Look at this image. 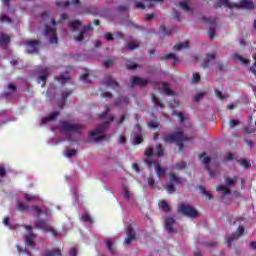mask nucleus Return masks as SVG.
I'll use <instances>...</instances> for the list:
<instances>
[{
  "label": "nucleus",
  "instance_id": "1",
  "mask_svg": "<svg viewBox=\"0 0 256 256\" xmlns=\"http://www.w3.org/2000/svg\"><path fill=\"white\" fill-rule=\"evenodd\" d=\"M163 140L165 141V143H175L177 147H179L180 151H183V149L185 148V145H183V143L187 141H193V139L187 137V135H185V133H183V130L181 129L173 133L164 134Z\"/></svg>",
  "mask_w": 256,
  "mask_h": 256
},
{
  "label": "nucleus",
  "instance_id": "2",
  "mask_svg": "<svg viewBox=\"0 0 256 256\" xmlns=\"http://www.w3.org/2000/svg\"><path fill=\"white\" fill-rule=\"evenodd\" d=\"M57 129H59L60 133H64L65 135H70V133L81 134L85 131V126L82 124H73L67 121H61Z\"/></svg>",
  "mask_w": 256,
  "mask_h": 256
},
{
  "label": "nucleus",
  "instance_id": "3",
  "mask_svg": "<svg viewBox=\"0 0 256 256\" xmlns=\"http://www.w3.org/2000/svg\"><path fill=\"white\" fill-rule=\"evenodd\" d=\"M237 181H239V178L237 176H234L233 178L226 177V186L220 185L216 188V191H222L223 195H231V189H229V187H235Z\"/></svg>",
  "mask_w": 256,
  "mask_h": 256
},
{
  "label": "nucleus",
  "instance_id": "4",
  "mask_svg": "<svg viewBox=\"0 0 256 256\" xmlns=\"http://www.w3.org/2000/svg\"><path fill=\"white\" fill-rule=\"evenodd\" d=\"M109 127V122H105L104 124L100 125L96 130L92 131L89 134V140L92 141L93 143H97L99 141H103L105 139L104 136H100L105 129Z\"/></svg>",
  "mask_w": 256,
  "mask_h": 256
},
{
  "label": "nucleus",
  "instance_id": "5",
  "mask_svg": "<svg viewBox=\"0 0 256 256\" xmlns=\"http://www.w3.org/2000/svg\"><path fill=\"white\" fill-rule=\"evenodd\" d=\"M42 34L44 35V37H46V39H48L51 45H57L58 43L57 29H55V27H50L49 25H45Z\"/></svg>",
  "mask_w": 256,
  "mask_h": 256
},
{
  "label": "nucleus",
  "instance_id": "6",
  "mask_svg": "<svg viewBox=\"0 0 256 256\" xmlns=\"http://www.w3.org/2000/svg\"><path fill=\"white\" fill-rule=\"evenodd\" d=\"M178 211L182 215H185L186 217H191L192 219H195V217H199V212L193 208V206L188 204H180L178 206Z\"/></svg>",
  "mask_w": 256,
  "mask_h": 256
},
{
  "label": "nucleus",
  "instance_id": "7",
  "mask_svg": "<svg viewBox=\"0 0 256 256\" xmlns=\"http://www.w3.org/2000/svg\"><path fill=\"white\" fill-rule=\"evenodd\" d=\"M145 163L148 165V167H151V165L154 166V171L159 179L167 173V167L161 166V164L157 161L151 160V158H146Z\"/></svg>",
  "mask_w": 256,
  "mask_h": 256
},
{
  "label": "nucleus",
  "instance_id": "8",
  "mask_svg": "<svg viewBox=\"0 0 256 256\" xmlns=\"http://www.w3.org/2000/svg\"><path fill=\"white\" fill-rule=\"evenodd\" d=\"M91 31H93V26H91V24L84 26L78 36L74 37L75 41H89V39H91Z\"/></svg>",
  "mask_w": 256,
  "mask_h": 256
},
{
  "label": "nucleus",
  "instance_id": "9",
  "mask_svg": "<svg viewBox=\"0 0 256 256\" xmlns=\"http://www.w3.org/2000/svg\"><path fill=\"white\" fill-rule=\"evenodd\" d=\"M35 227L36 229H42V231L52 233L53 237H57V235H59V232H57V230H55V228H53L52 226H49V224H47L45 220L36 221Z\"/></svg>",
  "mask_w": 256,
  "mask_h": 256
},
{
  "label": "nucleus",
  "instance_id": "10",
  "mask_svg": "<svg viewBox=\"0 0 256 256\" xmlns=\"http://www.w3.org/2000/svg\"><path fill=\"white\" fill-rule=\"evenodd\" d=\"M243 233H245V228H243V226H239L238 233H234L231 236L226 238L227 246L231 247V245H233V242L235 240L239 239V237H241L243 235Z\"/></svg>",
  "mask_w": 256,
  "mask_h": 256
},
{
  "label": "nucleus",
  "instance_id": "11",
  "mask_svg": "<svg viewBox=\"0 0 256 256\" xmlns=\"http://www.w3.org/2000/svg\"><path fill=\"white\" fill-rule=\"evenodd\" d=\"M39 45L41 42L39 40H29L26 42V51L27 53H37L39 51Z\"/></svg>",
  "mask_w": 256,
  "mask_h": 256
},
{
  "label": "nucleus",
  "instance_id": "12",
  "mask_svg": "<svg viewBox=\"0 0 256 256\" xmlns=\"http://www.w3.org/2000/svg\"><path fill=\"white\" fill-rule=\"evenodd\" d=\"M25 229L30 233L25 237L26 245H28V247H35L36 235L33 234V228L31 226H25Z\"/></svg>",
  "mask_w": 256,
  "mask_h": 256
},
{
  "label": "nucleus",
  "instance_id": "13",
  "mask_svg": "<svg viewBox=\"0 0 256 256\" xmlns=\"http://www.w3.org/2000/svg\"><path fill=\"white\" fill-rule=\"evenodd\" d=\"M135 241V231H133V228L131 226L127 227L126 231V238L124 240V245H129Z\"/></svg>",
  "mask_w": 256,
  "mask_h": 256
},
{
  "label": "nucleus",
  "instance_id": "14",
  "mask_svg": "<svg viewBox=\"0 0 256 256\" xmlns=\"http://www.w3.org/2000/svg\"><path fill=\"white\" fill-rule=\"evenodd\" d=\"M38 73L40 74L39 81L45 83V81H47V77H49V68L41 67L38 69Z\"/></svg>",
  "mask_w": 256,
  "mask_h": 256
},
{
  "label": "nucleus",
  "instance_id": "15",
  "mask_svg": "<svg viewBox=\"0 0 256 256\" xmlns=\"http://www.w3.org/2000/svg\"><path fill=\"white\" fill-rule=\"evenodd\" d=\"M132 87H135V85H140V87H145L147 83H149V80L140 78V77H133L131 80Z\"/></svg>",
  "mask_w": 256,
  "mask_h": 256
},
{
  "label": "nucleus",
  "instance_id": "16",
  "mask_svg": "<svg viewBox=\"0 0 256 256\" xmlns=\"http://www.w3.org/2000/svg\"><path fill=\"white\" fill-rule=\"evenodd\" d=\"M173 225H175V220L173 217H167L166 218V231L168 233H176L175 228H173Z\"/></svg>",
  "mask_w": 256,
  "mask_h": 256
},
{
  "label": "nucleus",
  "instance_id": "17",
  "mask_svg": "<svg viewBox=\"0 0 256 256\" xmlns=\"http://www.w3.org/2000/svg\"><path fill=\"white\" fill-rule=\"evenodd\" d=\"M32 211H34V215H37L38 217H41L42 213H45V215H51V211L49 209H41L39 206H33Z\"/></svg>",
  "mask_w": 256,
  "mask_h": 256
},
{
  "label": "nucleus",
  "instance_id": "18",
  "mask_svg": "<svg viewBox=\"0 0 256 256\" xmlns=\"http://www.w3.org/2000/svg\"><path fill=\"white\" fill-rule=\"evenodd\" d=\"M169 175L171 183H175V185H181V183H185V179L177 176L175 173L170 172Z\"/></svg>",
  "mask_w": 256,
  "mask_h": 256
},
{
  "label": "nucleus",
  "instance_id": "19",
  "mask_svg": "<svg viewBox=\"0 0 256 256\" xmlns=\"http://www.w3.org/2000/svg\"><path fill=\"white\" fill-rule=\"evenodd\" d=\"M232 58L234 59V61H239L240 63H242V65H249V63H251V60L244 58L238 53L233 54Z\"/></svg>",
  "mask_w": 256,
  "mask_h": 256
},
{
  "label": "nucleus",
  "instance_id": "20",
  "mask_svg": "<svg viewBox=\"0 0 256 256\" xmlns=\"http://www.w3.org/2000/svg\"><path fill=\"white\" fill-rule=\"evenodd\" d=\"M104 83L107 87H112V89L119 87V84L111 76L106 77Z\"/></svg>",
  "mask_w": 256,
  "mask_h": 256
},
{
  "label": "nucleus",
  "instance_id": "21",
  "mask_svg": "<svg viewBox=\"0 0 256 256\" xmlns=\"http://www.w3.org/2000/svg\"><path fill=\"white\" fill-rule=\"evenodd\" d=\"M211 61H215V53H210L206 55L202 63V67H209V63H211Z\"/></svg>",
  "mask_w": 256,
  "mask_h": 256
},
{
  "label": "nucleus",
  "instance_id": "22",
  "mask_svg": "<svg viewBox=\"0 0 256 256\" xmlns=\"http://www.w3.org/2000/svg\"><path fill=\"white\" fill-rule=\"evenodd\" d=\"M139 45H141L139 40H133L126 45V49H128V51H135V49H139Z\"/></svg>",
  "mask_w": 256,
  "mask_h": 256
},
{
  "label": "nucleus",
  "instance_id": "23",
  "mask_svg": "<svg viewBox=\"0 0 256 256\" xmlns=\"http://www.w3.org/2000/svg\"><path fill=\"white\" fill-rule=\"evenodd\" d=\"M59 117V111L52 112L48 117L42 119V123H49V121H55Z\"/></svg>",
  "mask_w": 256,
  "mask_h": 256
},
{
  "label": "nucleus",
  "instance_id": "24",
  "mask_svg": "<svg viewBox=\"0 0 256 256\" xmlns=\"http://www.w3.org/2000/svg\"><path fill=\"white\" fill-rule=\"evenodd\" d=\"M81 25L82 23L79 20H74L68 23V26L70 27V29H72V31H77V29H79Z\"/></svg>",
  "mask_w": 256,
  "mask_h": 256
},
{
  "label": "nucleus",
  "instance_id": "25",
  "mask_svg": "<svg viewBox=\"0 0 256 256\" xmlns=\"http://www.w3.org/2000/svg\"><path fill=\"white\" fill-rule=\"evenodd\" d=\"M161 89L165 93V95H173V91L169 88V84L163 82L161 83Z\"/></svg>",
  "mask_w": 256,
  "mask_h": 256
},
{
  "label": "nucleus",
  "instance_id": "26",
  "mask_svg": "<svg viewBox=\"0 0 256 256\" xmlns=\"http://www.w3.org/2000/svg\"><path fill=\"white\" fill-rule=\"evenodd\" d=\"M44 256H61L60 249L48 250L44 253Z\"/></svg>",
  "mask_w": 256,
  "mask_h": 256
},
{
  "label": "nucleus",
  "instance_id": "27",
  "mask_svg": "<svg viewBox=\"0 0 256 256\" xmlns=\"http://www.w3.org/2000/svg\"><path fill=\"white\" fill-rule=\"evenodd\" d=\"M24 199L28 203H31L33 201H39V196H35L33 194H24Z\"/></svg>",
  "mask_w": 256,
  "mask_h": 256
},
{
  "label": "nucleus",
  "instance_id": "28",
  "mask_svg": "<svg viewBox=\"0 0 256 256\" xmlns=\"http://www.w3.org/2000/svg\"><path fill=\"white\" fill-rule=\"evenodd\" d=\"M11 43V37L7 34H1V45H9Z\"/></svg>",
  "mask_w": 256,
  "mask_h": 256
},
{
  "label": "nucleus",
  "instance_id": "29",
  "mask_svg": "<svg viewBox=\"0 0 256 256\" xmlns=\"http://www.w3.org/2000/svg\"><path fill=\"white\" fill-rule=\"evenodd\" d=\"M189 47V41H186L184 43H179L176 46H174V49L176 51H183V49H187Z\"/></svg>",
  "mask_w": 256,
  "mask_h": 256
},
{
  "label": "nucleus",
  "instance_id": "30",
  "mask_svg": "<svg viewBox=\"0 0 256 256\" xmlns=\"http://www.w3.org/2000/svg\"><path fill=\"white\" fill-rule=\"evenodd\" d=\"M17 209L18 211H29V206L21 201H17Z\"/></svg>",
  "mask_w": 256,
  "mask_h": 256
},
{
  "label": "nucleus",
  "instance_id": "31",
  "mask_svg": "<svg viewBox=\"0 0 256 256\" xmlns=\"http://www.w3.org/2000/svg\"><path fill=\"white\" fill-rule=\"evenodd\" d=\"M163 59H172L173 60V65H175V63H179V58L174 53H170L168 55H165L163 57Z\"/></svg>",
  "mask_w": 256,
  "mask_h": 256
},
{
  "label": "nucleus",
  "instance_id": "32",
  "mask_svg": "<svg viewBox=\"0 0 256 256\" xmlns=\"http://www.w3.org/2000/svg\"><path fill=\"white\" fill-rule=\"evenodd\" d=\"M122 195L124 199H131V197H133V193H131V191H129V188L127 187L123 188Z\"/></svg>",
  "mask_w": 256,
  "mask_h": 256
},
{
  "label": "nucleus",
  "instance_id": "33",
  "mask_svg": "<svg viewBox=\"0 0 256 256\" xmlns=\"http://www.w3.org/2000/svg\"><path fill=\"white\" fill-rule=\"evenodd\" d=\"M241 6L244 7V9H253V7H255L253 2L247 0L242 1Z\"/></svg>",
  "mask_w": 256,
  "mask_h": 256
},
{
  "label": "nucleus",
  "instance_id": "34",
  "mask_svg": "<svg viewBox=\"0 0 256 256\" xmlns=\"http://www.w3.org/2000/svg\"><path fill=\"white\" fill-rule=\"evenodd\" d=\"M180 7L181 9H183V11H185L186 13H192L193 10L191 9V7H189V4H187L186 2H180Z\"/></svg>",
  "mask_w": 256,
  "mask_h": 256
},
{
  "label": "nucleus",
  "instance_id": "35",
  "mask_svg": "<svg viewBox=\"0 0 256 256\" xmlns=\"http://www.w3.org/2000/svg\"><path fill=\"white\" fill-rule=\"evenodd\" d=\"M160 207H161V209H163V210L166 211V212L171 211V206H169V204H168L167 201H165V200H162V201L160 202Z\"/></svg>",
  "mask_w": 256,
  "mask_h": 256
},
{
  "label": "nucleus",
  "instance_id": "36",
  "mask_svg": "<svg viewBox=\"0 0 256 256\" xmlns=\"http://www.w3.org/2000/svg\"><path fill=\"white\" fill-rule=\"evenodd\" d=\"M185 167H187V163L185 162H180L174 165V169L176 171H183V169H185Z\"/></svg>",
  "mask_w": 256,
  "mask_h": 256
},
{
  "label": "nucleus",
  "instance_id": "37",
  "mask_svg": "<svg viewBox=\"0 0 256 256\" xmlns=\"http://www.w3.org/2000/svg\"><path fill=\"white\" fill-rule=\"evenodd\" d=\"M200 159H201L202 163H204L205 165H209V163H211V158H209V156H207L206 153L202 154L200 156Z\"/></svg>",
  "mask_w": 256,
  "mask_h": 256
},
{
  "label": "nucleus",
  "instance_id": "38",
  "mask_svg": "<svg viewBox=\"0 0 256 256\" xmlns=\"http://www.w3.org/2000/svg\"><path fill=\"white\" fill-rule=\"evenodd\" d=\"M57 80L59 81V83H67V81H69V74L65 73L58 77Z\"/></svg>",
  "mask_w": 256,
  "mask_h": 256
},
{
  "label": "nucleus",
  "instance_id": "39",
  "mask_svg": "<svg viewBox=\"0 0 256 256\" xmlns=\"http://www.w3.org/2000/svg\"><path fill=\"white\" fill-rule=\"evenodd\" d=\"M75 155H77V150L75 149H67L66 150V153H65V156L66 157H75Z\"/></svg>",
  "mask_w": 256,
  "mask_h": 256
},
{
  "label": "nucleus",
  "instance_id": "40",
  "mask_svg": "<svg viewBox=\"0 0 256 256\" xmlns=\"http://www.w3.org/2000/svg\"><path fill=\"white\" fill-rule=\"evenodd\" d=\"M82 221H86V223H93V219L88 213H85L81 217Z\"/></svg>",
  "mask_w": 256,
  "mask_h": 256
},
{
  "label": "nucleus",
  "instance_id": "41",
  "mask_svg": "<svg viewBox=\"0 0 256 256\" xmlns=\"http://www.w3.org/2000/svg\"><path fill=\"white\" fill-rule=\"evenodd\" d=\"M156 155L158 157L163 156V146H161V144L156 145Z\"/></svg>",
  "mask_w": 256,
  "mask_h": 256
},
{
  "label": "nucleus",
  "instance_id": "42",
  "mask_svg": "<svg viewBox=\"0 0 256 256\" xmlns=\"http://www.w3.org/2000/svg\"><path fill=\"white\" fill-rule=\"evenodd\" d=\"M215 94H216V97L220 98L221 100L227 99V97H229L227 94H223V92L217 89L215 90Z\"/></svg>",
  "mask_w": 256,
  "mask_h": 256
},
{
  "label": "nucleus",
  "instance_id": "43",
  "mask_svg": "<svg viewBox=\"0 0 256 256\" xmlns=\"http://www.w3.org/2000/svg\"><path fill=\"white\" fill-rule=\"evenodd\" d=\"M166 189L168 193H175V185H173V182L170 181L166 186Z\"/></svg>",
  "mask_w": 256,
  "mask_h": 256
},
{
  "label": "nucleus",
  "instance_id": "44",
  "mask_svg": "<svg viewBox=\"0 0 256 256\" xmlns=\"http://www.w3.org/2000/svg\"><path fill=\"white\" fill-rule=\"evenodd\" d=\"M152 101L156 107H163V104L159 101V98L157 96H152Z\"/></svg>",
  "mask_w": 256,
  "mask_h": 256
},
{
  "label": "nucleus",
  "instance_id": "45",
  "mask_svg": "<svg viewBox=\"0 0 256 256\" xmlns=\"http://www.w3.org/2000/svg\"><path fill=\"white\" fill-rule=\"evenodd\" d=\"M163 0H149V2L146 4V7L151 8L155 7V3H161Z\"/></svg>",
  "mask_w": 256,
  "mask_h": 256
},
{
  "label": "nucleus",
  "instance_id": "46",
  "mask_svg": "<svg viewBox=\"0 0 256 256\" xmlns=\"http://www.w3.org/2000/svg\"><path fill=\"white\" fill-rule=\"evenodd\" d=\"M201 81V75L198 73L193 74L192 83H199Z\"/></svg>",
  "mask_w": 256,
  "mask_h": 256
},
{
  "label": "nucleus",
  "instance_id": "47",
  "mask_svg": "<svg viewBox=\"0 0 256 256\" xmlns=\"http://www.w3.org/2000/svg\"><path fill=\"white\" fill-rule=\"evenodd\" d=\"M3 223L6 227H9V229H13V225H11V219H9V217H5Z\"/></svg>",
  "mask_w": 256,
  "mask_h": 256
},
{
  "label": "nucleus",
  "instance_id": "48",
  "mask_svg": "<svg viewBox=\"0 0 256 256\" xmlns=\"http://www.w3.org/2000/svg\"><path fill=\"white\" fill-rule=\"evenodd\" d=\"M56 5L60 9H65V7H69V2H56Z\"/></svg>",
  "mask_w": 256,
  "mask_h": 256
},
{
  "label": "nucleus",
  "instance_id": "49",
  "mask_svg": "<svg viewBox=\"0 0 256 256\" xmlns=\"http://www.w3.org/2000/svg\"><path fill=\"white\" fill-rule=\"evenodd\" d=\"M126 67H127V69H137L138 65L131 61H128L126 64Z\"/></svg>",
  "mask_w": 256,
  "mask_h": 256
},
{
  "label": "nucleus",
  "instance_id": "50",
  "mask_svg": "<svg viewBox=\"0 0 256 256\" xmlns=\"http://www.w3.org/2000/svg\"><path fill=\"white\" fill-rule=\"evenodd\" d=\"M106 247L113 253V242L111 240H105Z\"/></svg>",
  "mask_w": 256,
  "mask_h": 256
},
{
  "label": "nucleus",
  "instance_id": "51",
  "mask_svg": "<svg viewBox=\"0 0 256 256\" xmlns=\"http://www.w3.org/2000/svg\"><path fill=\"white\" fill-rule=\"evenodd\" d=\"M220 3H222L223 5H225V7H229L230 9H232V7H234L233 4L229 3V0H220Z\"/></svg>",
  "mask_w": 256,
  "mask_h": 256
},
{
  "label": "nucleus",
  "instance_id": "52",
  "mask_svg": "<svg viewBox=\"0 0 256 256\" xmlns=\"http://www.w3.org/2000/svg\"><path fill=\"white\" fill-rule=\"evenodd\" d=\"M240 165H241L242 167H245V169H247V168L250 167L251 164H249V161H247V160L244 159V160H241Z\"/></svg>",
  "mask_w": 256,
  "mask_h": 256
},
{
  "label": "nucleus",
  "instance_id": "53",
  "mask_svg": "<svg viewBox=\"0 0 256 256\" xmlns=\"http://www.w3.org/2000/svg\"><path fill=\"white\" fill-rule=\"evenodd\" d=\"M148 127L150 129H157V127H159V123H157V122H149L148 123Z\"/></svg>",
  "mask_w": 256,
  "mask_h": 256
},
{
  "label": "nucleus",
  "instance_id": "54",
  "mask_svg": "<svg viewBox=\"0 0 256 256\" xmlns=\"http://www.w3.org/2000/svg\"><path fill=\"white\" fill-rule=\"evenodd\" d=\"M145 155L146 157H151V155H153V147L147 148L145 151Z\"/></svg>",
  "mask_w": 256,
  "mask_h": 256
},
{
  "label": "nucleus",
  "instance_id": "55",
  "mask_svg": "<svg viewBox=\"0 0 256 256\" xmlns=\"http://www.w3.org/2000/svg\"><path fill=\"white\" fill-rule=\"evenodd\" d=\"M147 183H148L149 187H153V185H155V178L154 177H149L147 179Z\"/></svg>",
  "mask_w": 256,
  "mask_h": 256
},
{
  "label": "nucleus",
  "instance_id": "56",
  "mask_svg": "<svg viewBox=\"0 0 256 256\" xmlns=\"http://www.w3.org/2000/svg\"><path fill=\"white\" fill-rule=\"evenodd\" d=\"M141 143H143V138L141 137V135H137V136L135 137V144H136V145H139V144H141Z\"/></svg>",
  "mask_w": 256,
  "mask_h": 256
},
{
  "label": "nucleus",
  "instance_id": "57",
  "mask_svg": "<svg viewBox=\"0 0 256 256\" xmlns=\"http://www.w3.org/2000/svg\"><path fill=\"white\" fill-rule=\"evenodd\" d=\"M1 21H2V23H12L11 18H9L7 16H2Z\"/></svg>",
  "mask_w": 256,
  "mask_h": 256
},
{
  "label": "nucleus",
  "instance_id": "58",
  "mask_svg": "<svg viewBox=\"0 0 256 256\" xmlns=\"http://www.w3.org/2000/svg\"><path fill=\"white\" fill-rule=\"evenodd\" d=\"M202 97H205V92L198 93V94L195 96V101H201V98H202Z\"/></svg>",
  "mask_w": 256,
  "mask_h": 256
},
{
  "label": "nucleus",
  "instance_id": "59",
  "mask_svg": "<svg viewBox=\"0 0 256 256\" xmlns=\"http://www.w3.org/2000/svg\"><path fill=\"white\" fill-rule=\"evenodd\" d=\"M178 119L180 123H183V121H185V115H183V112L178 113Z\"/></svg>",
  "mask_w": 256,
  "mask_h": 256
},
{
  "label": "nucleus",
  "instance_id": "60",
  "mask_svg": "<svg viewBox=\"0 0 256 256\" xmlns=\"http://www.w3.org/2000/svg\"><path fill=\"white\" fill-rule=\"evenodd\" d=\"M105 39H106V41H113V34L106 33L105 34Z\"/></svg>",
  "mask_w": 256,
  "mask_h": 256
},
{
  "label": "nucleus",
  "instance_id": "61",
  "mask_svg": "<svg viewBox=\"0 0 256 256\" xmlns=\"http://www.w3.org/2000/svg\"><path fill=\"white\" fill-rule=\"evenodd\" d=\"M208 35H209V38H210V39H213V37H215V30H214L213 28H211V29L209 30Z\"/></svg>",
  "mask_w": 256,
  "mask_h": 256
},
{
  "label": "nucleus",
  "instance_id": "62",
  "mask_svg": "<svg viewBox=\"0 0 256 256\" xmlns=\"http://www.w3.org/2000/svg\"><path fill=\"white\" fill-rule=\"evenodd\" d=\"M136 8L137 9H144L145 8V4H143V2H137L136 3Z\"/></svg>",
  "mask_w": 256,
  "mask_h": 256
},
{
  "label": "nucleus",
  "instance_id": "63",
  "mask_svg": "<svg viewBox=\"0 0 256 256\" xmlns=\"http://www.w3.org/2000/svg\"><path fill=\"white\" fill-rule=\"evenodd\" d=\"M8 89L9 91H17V86H15V84H9Z\"/></svg>",
  "mask_w": 256,
  "mask_h": 256
},
{
  "label": "nucleus",
  "instance_id": "64",
  "mask_svg": "<svg viewBox=\"0 0 256 256\" xmlns=\"http://www.w3.org/2000/svg\"><path fill=\"white\" fill-rule=\"evenodd\" d=\"M238 123H239V120H231L230 121V127H237Z\"/></svg>",
  "mask_w": 256,
  "mask_h": 256
}]
</instances>
